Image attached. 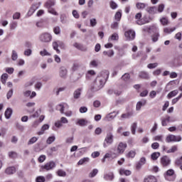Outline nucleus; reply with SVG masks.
Segmentation results:
<instances>
[{
    "instance_id": "1",
    "label": "nucleus",
    "mask_w": 182,
    "mask_h": 182,
    "mask_svg": "<svg viewBox=\"0 0 182 182\" xmlns=\"http://www.w3.org/2000/svg\"><path fill=\"white\" fill-rule=\"evenodd\" d=\"M107 79H109V71L104 70L101 72L91 85L92 92H99V90L103 89L106 82H107Z\"/></svg>"
},
{
    "instance_id": "2",
    "label": "nucleus",
    "mask_w": 182,
    "mask_h": 182,
    "mask_svg": "<svg viewBox=\"0 0 182 182\" xmlns=\"http://www.w3.org/2000/svg\"><path fill=\"white\" fill-rule=\"evenodd\" d=\"M52 34L46 32L40 35L39 40L43 43H49V42H52Z\"/></svg>"
},
{
    "instance_id": "3",
    "label": "nucleus",
    "mask_w": 182,
    "mask_h": 182,
    "mask_svg": "<svg viewBox=\"0 0 182 182\" xmlns=\"http://www.w3.org/2000/svg\"><path fill=\"white\" fill-rule=\"evenodd\" d=\"M112 143H113V133H112V132H108L107 133L103 146L107 147V146H109Z\"/></svg>"
},
{
    "instance_id": "4",
    "label": "nucleus",
    "mask_w": 182,
    "mask_h": 182,
    "mask_svg": "<svg viewBox=\"0 0 182 182\" xmlns=\"http://www.w3.org/2000/svg\"><path fill=\"white\" fill-rule=\"evenodd\" d=\"M69 120L65 117H62L60 120L55 122V126L57 129H60L63 127V124H68Z\"/></svg>"
},
{
    "instance_id": "5",
    "label": "nucleus",
    "mask_w": 182,
    "mask_h": 182,
    "mask_svg": "<svg viewBox=\"0 0 182 182\" xmlns=\"http://www.w3.org/2000/svg\"><path fill=\"white\" fill-rule=\"evenodd\" d=\"M166 143H171L173 141H181V136L179 135H168L166 138Z\"/></svg>"
},
{
    "instance_id": "6",
    "label": "nucleus",
    "mask_w": 182,
    "mask_h": 182,
    "mask_svg": "<svg viewBox=\"0 0 182 182\" xmlns=\"http://www.w3.org/2000/svg\"><path fill=\"white\" fill-rule=\"evenodd\" d=\"M56 167V164L55 161H51L46 163L45 165L41 166L42 170H46V171H49L50 170H53Z\"/></svg>"
},
{
    "instance_id": "7",
    "label": "nucleus",
    "mask_w": 182,
    "mask_h": 182,
    "mask_svg": "<svg viewBox=\"0 0 182 182\" xmlns=\"http://www.w3.org/2000/svg\"><path fill=\"white\" fill-rule=\"evenodd\" d=\"M124 36L127 41H133L136 38V33L133 30H129L125 31Z\"/></svg>"
},
{
    "instance_id": "8",
    "label": "nucleus",
    "mask_w": 182,
    "mask_h": 182,
    "mask_svg": "<svg viewBox=\"0 0 182 182\" xmlns=\"http://www.w3.org/2000/svg\"><path fill=\"white\" fill-rule=\"evenodd\" d=\"M171 163V159L167 156H164L162 158H161V164L164 167H167V166H170V164Z\"/></svg>"
},
{
    "instance_id": "9",
    "label": "nucleus",
    "mask_w": 182,
    "mask_h": 182,
    "mask_svg": "<svg viewBox=\"0 0 182 182\" xmlns=\"http://www.w3.org/2000/svg\"><path fill=\"white\" fill-rule=\"evenodd\" d=\"M82 92H83V87L77 88L73 92V99H75V100H78L80 96H82Z\"/></svg>"
},
{
    "instance_id": "10",
    "label": "nucleus",
    "mask_w": 182,
    "mask_h": 182,
    "mask_svg": "<svg viewBox=\"0 0 182 182\" xmlns=\"http://www.w3.org/2000/svg\"><path fill=\"white\" fill-rule=\"evenodd\" d=\"M127 147V144L120 142L117 146V152L119 154H123V153H124V150H126Z\"/></svg>"
},
{
    "instance_id": "11",
    "label": "nucleus",
    "mask_w": 182,
    "mask_h": 182,
    "mask_svg": "<svg viewBox=\"0 0 182 182\" xmlns=\"http://www.w3.org/2000/svg\"><path fill=\"white\" fill-rule=\"evenodd\" d=\"M59 76L62 79H66L68 77V69L65 67H60L59 70Z\"/></svg>"
},
{
    "instance_id": "12",
    "label": "nucleus",
    "mask_w": 182,
    "mask_h": 182,
    "mask_svg": "<svg viewBox=\"0 0 182 182\" xmlns=\"http://www.w3.org/2000/svg\"><path fill=\"white\" fill-rule=\"evenodd\" d=\"M65 109H69V105L66 103L59 104L57 105V110H58L62 114L65 113Z\"/></svg>"
},
{
    "instance_id": "13",
    "label": "nucleus",
    "mask_w": 182,
    "mask_h": 182,
    "mask_svg": "<svg viewBox=\"0 0 182 182\" xmlns=\"http://www.w3.org/2000/svg\"><path fill=\"white\" fill-rule=\"evenodd\" d=\"M146 103H147V100H141V101H139L136 103V110L137 112H139V110H141V107H143V106H146Z\"/></svg>"
},
{
    "instance_id": "14",
    "label": "nucleus",
    "mask_w": 182,
    "mask_h": 182,
    "mask_svg": "<svg viewBox=\"0 0 182 182\" xmlns=\"http://www.w3.org/2000/svg\"><path fill=\"white\" fill-rule=\"evenodd\" d=\"M135 19H136L137 25H144L146 23L141 20V13H138L135 15Z\"/></svg>"
},
{
    "instance_id": "15",
    "label": "nucleus",
    "mask_w": 182,
    "mask_h": 182,
    "mask_svg": "<svg viewBox=\"0 0 182 182\" xmlns=\"http://www.w3.org/2000/svg\"><path fill=\"white\" fill-rule=\"evenodd\" d=\"M56 4V1L55 0H48L45 4V8H47V9H52V6H55V4Z\"/></svg>"
},
{
    "instance_id": "16",
    "label": "nucleus",
    "mask_w": 182,
    "mask_h": 182,
    "mask_svg": "<svg viewBox=\"0 0 182 182\" xmlns=\"http://www.w3.org/2000/svg\"><path fill=\"white\" fill-rule=\"evenodd\" d=\"M39 9V5L38 4H33L32 6L31 7L30 10L28 12V15L31 16V15H33L34 12L37 10Z\"/></svg>"
},
{
    "instance_id": "17",
    "label": "nucleus",
    "mask_w": 182,
    "mask_h": 182,
    "mask_svg": "<svg viewBox=\"0 0 182 182\" xmlns=\"http://www.w3.org/2000/svg\"><path fill=\"white\" fill-rule=\"evenodd\" d=\"M5 173L6 174H9V175L14 174L16 173V168H15V166H10L6 168Z\"/></svg>"
},
{
    "instance_id": "18",
    "label": "nucleus",
    "mask_w": 182,
    "mask_h": 182,
    "mask_svg": "<svg viewBox=\"0 0 182 182\" xmlns=\"http://www.w3.org/2000/svg\"><path fill=\"white\" fill-rule=\"evenodd\" d=\"M161 124L164 127L167 126V123H170V122H173V120L171 119V117L169 116H166V118H161Z\"/></svg>"
},
{
    "instance_id": "19",
    "label": "nucleus",
    "mask_w": 182,
    "mask_h": 182,
    "mask_svg": "<svg viewBox=\"0 0 182 182\" xmlns=\"http://www.w3.org/2000/svg\"><path fill=\"white\" fill-rule=\"evenodd\" d=\"M13 110L11 108H7L4 112V116L6 119H11V117L12 116Z\"/></svg>"
},
{
    "instance_id": "20",
    "label": "nucleus",
    "mask_w": 182,
    "mask_h": 182,
    "mask_svg": "<svg viewBox=\"0 0 182 182\" xmlns=\"http://www.w3.org/2000/svg\"><path fill=\"white\" fill-rule=\"evenodd\" d=\"M144 182H157V178L154 176H149L144 179Z\"/></svg>"
},
{
    "instance_id": "21",
    "label": "nucleus",
    "mask_w": 182,
    "mask_h": 182,
    "mask_svg": "<svg viewBox=\"0 0 182 182\" xmlns=\"http://www.w3.org/2000/svg\"><path fill=\"white\" fill-rule=\"evenodd\" d=\"M120 176H130L132 174V171L130 170L121 168L119 169Z\"/></svg>"
},
{
    "instance_id": "22",
    "label": "nucleus",
    "mask_w": 182,
    "mask_h": 182,
    "mask_svg": "<svg viewBox=\"0 0 182 182\" xmlns=\"http://www.w3.org/2000/svg\"><path fill=\"white\" fill-rule=\"evenodd\" d=\"M104 178H105V180L112 181V180H113V178H114V174H113V173H112V172H110L109 173H106L104 175Z\"/></svg>"
},
{
    "instance_id": "23",
    "label": "nucleus",
    "mask_w": 182,
    "mask_h": 182,
    "mask_svg": "<svg viewBox=\"0 0 182 182\" xmlns=\"http://www.w3.org/2000/svg\"><path fill=\"white\" fill-rule=\"evenodd\" d=\"M139 77H141V79H150L148 73L144 71H141L139 73Z\"/></svg>"
},
{
    "instance_id": "24",
    "label": "nucleus",
    "mask_w": 182,
    "mask_h": 182,
    "mask_svg": "<svg viewBox=\"0 0 182 182\" xmlns=\"http://www.w3.org/2000/svg\"><path fill=\"white\" fill-rule=\"evenodd\" d=\"M102 53L104 56H108V58H112V56H114V51L113 50L103 51Z\"/></svg>"
},
{
    "instance_id": "25",
    "label": "nucleus",
    "mask_w": 182,
    "mask_h": 182,
    "mask_svg": "<svg viewBox=\"0 0 182 182\" xmlns=\"http://www.w3.org/2000/svg\"><path fill=\"white\" fill-rule=\"evenodd\" d=\"M177 95H178V90H175L170 92L168 94L167 97H168V99H171V97H174L175 96H177Z\"/></svg>"
},
{
    "instance_id": "26",
    "label": "nucleus",
    "mask_w": 182,
    "mask_h": 182,
    "mask_svg": "<svg viewBox=\"0 0 182 182\" xmlns=\"http://www.w3.org/2000/svg\"><path fill=\"white\" fill-rule=\"evenodd\" d=\"M147 12L151 14H157V7L156 6H151L146 9Z\"/></svg>"
},
{
    "instance_id": "27",
    "label": "nucleus",
    "mask_w": 182,
    "mask_h": 182,
    "mask_svg": "<svg viewBox=\"0 0 182 182\" xmlns=\"http://www.w3.org/2000/svg\"><path fill=\"white\" fill-rule=\"evenodd\" d=\"M171 176H174V170L168 169L165 174L166 180H168V177H171Z\"/></svg>"
},
{
    "instance_id": "28",
    "label": "nucleus",
    "mask_w": 182,
    "mask_h": 182,
    "mask_svg": "<svg viewBox=\"0 0 182 182\" xmlns=\"http://www.w3.org/2000/svg\"><path fill=\"white\" fill-rule=\"evenodd\" d=\"M8 77H9V75L7 73L2 74V75L1 76V83H3V85L6 84V80H8Z\"/></svg>"
},
{
    "instance_id": "29",
    "label": "nucleus",
    "mask_w": 182,
    "mask_h": 182,
    "mask_svg": "<svg viewBox=\"0 0 182 182\" xmlns=\"http://www.w3.org/2000/svg\"><path fill=\"white\" fill-rule=\"evenodd\" d=\"M53 48L54 50H56L57 53H60V50H59V41L53 42Z\"/></svg>"
},
{
    "instance_id": "30",
    "label": "nucleus",
    "mask_w": 182,
    "mask_h": 182,
    "mask_svg": "<svg viewBox=\"0 0 182 182\" xmlns=\"http://www.w3.org/2000/svg\"><path fill=\"white\" fill-rule=\"evenodd\" d=\"M133 116V112H129L125 114H122L121 117L122 119H130Z\"/></svg>"
},
{
    "instance_id": "31",
    "label": "nucleus",
    "mask_w": 182,
    "mask_h": 182,
    "mask_svg": "<svg viewBox=\"0 0 182 182\" xmlns=\"http://www.w3.org/2000/svg\"><path fill=\"white\" fill-rule=\"evenodd\" d=\"M55 151H58V147L56 146H53L47 150V153L49 156H52Z\"/></svg>"
},
{
    "instance_id": "32",
    "label": "nucleus",
    "mask_w": 182,
    "mask_h": 182,
    "mask_svg": "<svg viewBox=\"0 0 182 182\" xmlns=\"http://www.w3.org/2000/svg\"><path fill=\"white\" fill-rule=\"evenodd\" d=\"M90 159L88 157L81 159L78 162V166H82V164H85V163H89Z\"/></svg>"
},
{
    "instance_id": "33",
    "label": "nucleus",
    "mask_w": 182,
    "mask_h": 182,
    "mask_svg": "<svg viewBox=\"0 0 182 182\" xmlns=\"http://www.w3.org/2000/svg\"><path fill=\"white\" fill-rule=\"evenodd\" d=\"M39 137L33 136L31 139H29L28 141V145L34 144V143H36L38 140Z\"/></svg>"
},
{
    "instance_id": "34",
    "label": "nucleus",
    "mask_w": 182,
    "mask_h": 182,
    "mask_svg": "<svg viewBox=\"0 0 182 182\" xmlns=\"http://www.w3.org/2000/svg\"><path fill=\"white\" fill-rule=\"evenodd\" d=\"M114 19L117 22H120V20L122 19V12L117 11L114 15Z\"/></svg>"
},
{
    "instance_id": "35",
    "label": "nucleus",
    "mask_w": 182,
    "mask_h": 182,
    "mask_svg": "<svg viewBox=\"0 0 182 182\" xmlns=\"http://www.w3.org/2000/svg\"><path fill=\"white\" fill-rule=\"evenodd\" d=\"M136 6L138 9H144V8L147 6V4L144 3L138 2L136 3Z\"/></svg>"
},
{
    "instance_id": "36",
    "label": "nucleus",
    "mask_w": 182,
    "mask_h": 182,
    "mask_svg": "<svg viewBox=\"0 0 182 182\" xmlns=\"http://www.w3.org/2000/svg\"><path fill=\"white\" fill-rule=\"evenodd\" d=\"M160 22L161 25H163V26H166V25L168 23V18H167L166 17H162L161 18H160Z\"/></svg>"
},
{
    "instance_id": "37",
    "label": "nucleus",
    "mask_w": 182,
    "mask_h": 182,
    "mask_svg": "<svg viewBox=\"0 0 182 182\" xmlns=\"http://www.w3.org/2000/svg\"><path fill=\"white\" fill-rule=\"evenodd\" d=\"M55 140H56V137L55 136H51L47 139L46 143L47 144H52Z\"/></svg>"
},
{
    "instance_id": "38",
    "label": "nucleus",
    "mask_w": 182,
    "mask_h": 182,
    "mask_svg": "<svg viewBox=\"0 0 182 182\" xmlns=\"http://www.w3.org/2000/svg\"><path fill=\"white\" fill-rule=\"evenodd\" d=\"M109 41H119V34L117 33H113L109 38Z\"/></svg>"
},
{
    "instance_id": "39",
    "label": "nucleus",
    "mask_w": 182,
    "mask_h": 182,
    "mask_svg": "<svg viewBox=\"0 0 182 182\" xmlns=\"http://www.w3.org/2000/svg\"><path fill=\"white\" fill-rule=\"evenodd\" d=\"M90 66H92V68H97V66H99V61L97 60L90 61Z\"/></svg>"
},
{
    "instance_id": "40",
    "label": "nucleus",
    "mask_w": 182,
    "mask_h": 182,
    "mask_svg": "<svg viewBox=\"0 0 182 182\" xmlns=\"http://www.w3.org/2000/svg\"><path fill=\"white\" fill-rule=\"evenodd\" d=\"M137 129V122H134L131 127V132L132 134H136V129Z\"/></svg>"
},
{
    "instance_id": "41",
    "label": "nucleus",
    "mask_w": 182,
    "mask_h": 182,
    "mask_svg": "<svg viewBox=\"0 0 182 182\" xmlns=\"http://www.w3.org/2000/svg\"><path fill=\"white\" fill-rule=\"evenodd\" d=\"M136 156V151H130L127 154V157L129 159H134Z\"/></svg>"
},
{
    "instance_id": "42",
    "label": "nucleus",
    "mask_w": 182,
    "mask_h": 182,
    "mask_svg": "<svg viewBox=\"0 0 182 182\" xmlns=\"http://www.w3.org/2000/svg\"><path fill=\"white\" fill-rule=\"evenodd\" d=\"M160 157V152H154L151 155V158L153 160H157V159H159Z\"/></svg>"
},
{
    "instance_id": "43",
    "label": "nucleus",
    "mask_w": 182,
    "mask_h": 182,
    "mask_svg": "<svg viewBox=\"0 0 182 182\" xmlns=\"http://www.w3.org/2000/svg\"><path fill=\"white\" fill-rule=\"evenodd\" d=\"M48 129H49V125L44 124L41 128V131L38 132V134H43V133L45 132V130H48Z\"/></svg>"
},
{
    "instance_id": "44",
    "label": "nucleus",
    "mask_w": 182,
    "mask_h": 182,
    "mask_svg": "<svg viewBox=\"0 0 182 182\" xmlns=\"http://www.w3.org/2000/svg\"><path fill=\"white\" fill-rule=\"evenodd\" d=\"M122 80H124V82H128V80H130V74L125 73L122 76Z\"/></svg>"
},
{
    "instance_id": "45",
    "label": "nucleus",
    "mask_w": 182,
    "mask_h": 182,
    "mask_svg": "<svg viewBox=\"0 0 182 182\" xmlns=\"http://www.w3.org/2000/svg\"><path fill=\"white\" fill-rule=\"evenodd\" d=\"M57 174L59 177H66V172L62 169L58 170Z\"/></svg>"
},
{
    "instance_id": "46",
    "label": "nucleus",
    "mask_w": 182,
    "mask_h": 182,
    "mask_svg": "<svg viewBox=\"0 0 182 182\" xmlns=\"http://www.w3.org/2000/svg\"><path fill=\"white\" fill-rule=\"evenodd\" d=\"M11 59L12 60H16L18 59V53L15 50H12Z\"/></svg>"
},
{
    "instance_id": "47",
    "label": "nucleus",
    "mask_w": 182,
    "mask_h": 182,
    "mask_svg": "<svg viewBox=\"0 0 182 182\" xmlns=\"http://www.w3.org/2000/svg\"><path fill=\"white\" fill-rule=\"evenodd\" d=\"M111 29H119V21H114L112 24H111Z\"/></svg>"
},
{
    "instance_id": "48",
    "label": "nucleus",
    "mask_w": 182,
    "mask_h": 182,
    "mask_svg": "<svg viewBox=\"0 0 182 182\" xmlns=\"http://www.w3.org/2000/svg\"><path fill=\"white\" fill-rule=\"evenodd\" d=\"M60 22L63 23H68V18H66V15L62 14L60 17Z\"/></svg>"
},
{
    "instance_id": "49",
    "label": "nucleus",
    "mask_w": 182,
    "mask_h": 182,
    "mask_svg": "<svg viewBox=\"0 0 182 182\" xmlns=\"http://www.w3.org/2000/svg\"><path fill=\"white\" fill-rule=\"evenodd\" d=\"M163 139H164L163 135H157L154 137L155 141H163Z\"/></svg>"
},
{
    "instance_id": "50",
    "label": "nucleus",
    "mask_w": 182,
    "mask_h": 182,
    "mask_svg": "<svg viewBox=\"0 0 182 182\" xmlns=\"http://www.w3.org/2000/svg\"><path fill=\"white\" fill-rule=\"evenodd\" d=\"M48 12L49 14H51L52 15H55V16H58V15H59V14H58V12H56V10H55V9L53 8L48 9Z\"/></svg>"
},
{
    "instance_id": "51",
    "label": "nucleus",
    "mask_w": 182,
    "mask_h": 182,
    "mask_svg": "<svg viewBox=\"0 0 182 182\" xmlns=\"http://www.w3.org/2000/svg\"><path fill=\"white\" fill-rule=\"evenodd\" d=\"M174 31H176V27L173 28H165L164 32H165V33H171V32H174Z\"/></svg>"
},
{
    "instance_id": "52",
    "label": "nucleus",
    "mask_w": 182,
    "mask_h": 182,
    "mask_svg": "<svg viewBox=\"0 0 182 182\" xmlns=\"http://www.w3.org/2000/svg\"><path fill=\"white\" fill-rule=\"evenodd\" d=\"M159 36H160V35L159 34V33H156L155 34H154L151 36V39L153 42H157V41H159Z\"/></svg>"
},
{
    "instance_id": "53",
    "label": "nucleus",
    "mask_w": 182,
    "mask_h": 182,
    "mask_svg": "<svg viewBox=\"0 0 182 182\" xmlns=\"http://www.w3.org/2000/svg\"><path fill=\"white\" fill-rule=\"evenodd\" d=\"M40 55L41 56H50V53L46 50V49H44L43 50L40 52Z\"/></svg>"
},
{
    "instance_id": "54",
    "label": "nucleus",
    "mask_w": 182,
    "mask_h": 182,
    "mask_svg": "<svg viewBox=\"0 0 182 182\" xmlns=\"http://www.w3.org/2000/svg\"><path fill=\"white\" fill-rule=\"evenodd\" d=\"M165 6L164 4H159L157 9V12H159L161 14L164 11Z\"/></svg>"
},
{
    "instance_id": "55",
    "label": "nucleus",
    "mask_w": 182,
    "mask_h": 182,
    "mask_svg": "<svg viewBox=\"0 0 182 182\" xmlns=\"http://www.w3.org/2000/svg\"><path fill=\"white\" fill-rule=\"evenodd\" d=\"M97 173H99V171L97 168L93 169L91 173H90V177H91L92 178L93 177H95L96 174H97Z\"/></svg>"
},
{
    "instance_id": "56",
    "label": "nucleus",
    "mask_w": 182,
    "mask_h": 182,
    "mask_svg": "<svg viewBox=\"0 0 182 182\" xmlns=\"http://www.w3.org/2000/svg\"><path fill=\"white\" fill-rule=\"evenodd\" d=\"M159 66V63H150L147 65V68L149 69H154L155 68H157Z\"/></svg>"
},
{
    "instance_id": "57",
    "label": "nucleus",
    "mask_w": 182,
    "mask_h": 182,
    "mask_svg": "<svg viewBox=\"0 0 182 182\" xmlns=\"http://www.w3.org/2000/svg\"><path fill=\"white\" fill-rule=\"evenodd\" d=\"M181 97H182V93L180 94L177 97L172 100V105H176V103L180 100Z\"/></svg>"
},
{
    "instance_id": "58",
    "label": "nucleus",
    "mask_w": 182,
    "mask_h": 182,
    "mask_svg": "<svg viewBox=\"0 0 182 182\" xmlns=\"http://www.w3.org/2000/svg\"><path fill=\"white\" fill-rule=\"evenodd\" d=\"M16 26H18V23L16 21H13L10 23V29H16Z\"/></svg>"
},
{
    "instance_id": "59",
    "label": "nucleus",
    "mask_w": 182,
    "mask_h": 182,
    "mask_svg": "<svg viewBox=\"0 0 182 182\" xmlns=\"http://www.w3.org/2000/svg\"><path fill=\"white\" fill-rule=\"evenodd\" d=\"M177 151V146H173L170 149L166 151V153H175Z\"/></svg>"
},
{
    "instance_id": "60",
    "label": "nucleus",
    "mask_w": 182,
    "mask_h": 182,
    "mask_svg": "<svg viewBox=\"0 0 182 182\" xmlns=\"http://www.w3.org/2000/svg\"><path fill=\"white\" fill-rule=\"evenodd\" d=\"M25 56H31L32 55V50L31 48L24 50Z\"/></svg>"
},
{
    "instance_id": "61",
    "label": "nucleus",
    "mask_w": 182,
    "mask_h": 182,
    "mask_svg": "<svg viewBox=\"0 0 182 182\" xmlns=\"http://www.w3.org/2000/svg\"><path fill=\"white\" fill-rule=\"evenodd\" d=\"M53 32L54 33H55V35H59V33H60V27L59 26L54 27Z\"/></svg>"
},
{
    "instance_id": "62",
    "label": "nucleus",
    "mask_w": 182,
    "mask_h": 182,
    "mask_svg": "<svg viewBox=\"0 0 182 182\" xmlns=\"http://www.w3.org/2000/svg\"><path fill=\"white\" fill-rule=\"evenodd\" d=\"M109 6L112 9H116L117 8V4L114 1H110Z\"/></svg>"
},
{
    "instance_id": "63",
    "label": "nucleus",
    "mask_w": 182,
    "mask_h": 182,
    "mask_svg": "<svg viewBox=\"0 0 182 182\" xmlns=\"http://www.w3.org/2000/svg\"><path fill=\"white\" fill-rule=\"evenodd\" d=\"M80 113H86L87 112V107H80Z\"/></svg>"
},
{
    "instance_id": "64",
    "label": "nucleus",
    "mask_w": 182,
    "mask_h": 182,
    "mask_svg": "<svg viewBox=\"0 0 182 182\" xmlns=\"http://www.w3.org/2000/svg\"><path fill=\"white\" fill-rule=\"evenodd\" d=\"M36 182H45V178L43 176H38L36 178Z\"/></svg>"
}]
</instances>
